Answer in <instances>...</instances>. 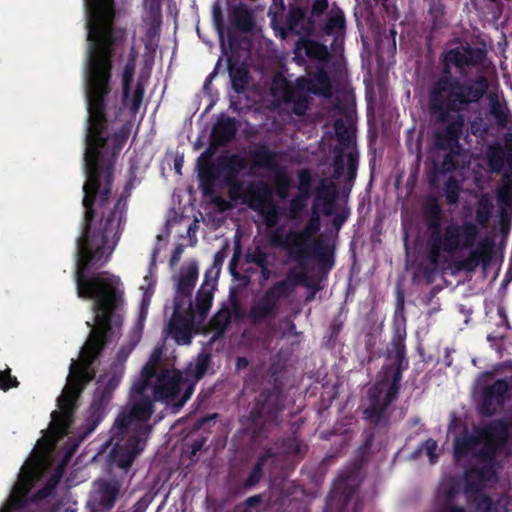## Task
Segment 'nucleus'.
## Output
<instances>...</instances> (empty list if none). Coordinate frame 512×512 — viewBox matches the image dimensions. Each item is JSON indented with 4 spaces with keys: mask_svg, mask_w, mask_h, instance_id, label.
<instances>
[{
    "mask_svg": "<svg viewBox=\"0 0 512 512\" xmlns=\"http://www.w3.org/2000/svg\"><path fill=\"white\" fill-rule=\"evenodd\" d=\"M87 40L90 42L85 66V129L82 205L84 217L81 235L76 239L74 281L78 298L93 300L95 327L81 347L78 360L72 359L64 388H86L96 377V363L113 335L116 311L124 302V291L118 276L101 269L109 261L126 223L128 199L133 182L111 199L116 158L131 132L123 123L110 136V130L121 121L124 108L136 115L142 105L145 87L141 81L132 92L138 52L130 46L121 72V99L112 86V58L122 56L127 39L124 28L114 26L115 0H84Z\"/></svg>",
    "mask_w": 512,
    "mask_h": 512,
    "instance_id": "1",
    "label": "nucleus"
},
{
    "mask_svg": "<svg viewBox=\"0 0 512 512\" xmlns=\"http://www.w3.org/2000/svg\"><path fill=\"white\" fill-rule=\"evenodd\" d=\"M487 56L485 43L471 45L467 41H458L457 45L442 52L441 73L428 89V110L436 124L450 123L485 97L490 82L483 72L460 79L452 75V70L456 69L461 74L472 69L479 70L484 66Z\"/></svg>",
    "mask_w": 512,
    "mask_h": 512,
    "instance_id": "2",
    "label": "nucleus"
},
{
    "mask_svg": "<svg viewBox=\"0 0 512 512\" xmlns=\"http://www.w3.org/2000/svg\"><path fill=\"white\" fill-rule=\"evenodd\" d=\"M405 339V328H396L387 354V358L393 361L381 367L376 382L368 390V405L363 415L374 428L388 427L390 420L388 408L397 400L403 372L409 368Z\"/></svg>",
    "mask_w": 512,
    "mask_h": 512,
    "instance_id": "3",
    "label": "nucleus"
},
{
    "mask_svg": "<svg viewBox=\"0 0 512 512\" xmlns=\"http://www.w3.org/2000/svg\"><path fill=\"white\" fill-rule=\"evenodd\" d=\"M423 222L427 230L430 263V266L423 269V276L430 283L434 279L441 254L472 249L479 238V230L472 221H463L461 224L452 222L443 229V210L435 197H430L424 204Z\"/></svg>",
    "mask_w": 512,
    "mask_h": 512,
    "instance_id": "4",
    "label": "nucleus"
},
{
    "mask_svg": "<svg viewBox=\"0 0 512 512\" xmlns=\"http://www.w3.org/2000/svg\"><path fill=\"white\" fill-rule=\"evenodd\" d=\"M154 401V397H130L128 408L122 410L115 420L112 437L118 441L124 440L133 426V432L125 443L126 458L120 459L118 463L122 468L130 466L146 445L152 430L147 422L154 412Z\"/></svg>",
    "mask_w": 512,
    "mask_h": 512,
    "instance_id": "5",
    "label": "nucleus"
},
{
    "mask_svg": "<svg viewBox=\"0 0 512 512\" xmlns=\"http://www.w3.org/2000/svg\"><path fill=\"white\" fill-rule=\"evenodd\" d=\"M509 439V426L504 419L491 420L474 427L473 433L465 432L454 440V457L463 459L470 454L485 464H492Z\"/></svg>",
    "mask_w": 512,
    "mask_h": 512,
    "instance_id": "6",
    "label": "nucleus"
},
{
    "mask_svg": "<svg viewBox=\"0 0 512 512\" xmlns=\"http://www.w3.org/2000/svg\"><path fill=\"white\" fill-rule=\"evenodd\" d=\"M284 409L285 396L280 386L265 387L258 393L242 421L254 444H261L269 437L272 429L280 424Z\"/></svg>",
    "mask_w": 512,
    "mask_h": 512,
    "instance_id": "7",
    "label": "nucleus"
},
{
    "mask_svg": "<svg viewBox=\"0 0 512 512\" xmlns=\"http://www.w3.org/2000/svg\"><path fill=\"white\" fill-rule=\"evenodd\" d=\"M231 200H242L250 209L256 211L268 228H274L281 219L279 206L273 200V190L265 181H250L246 185L238 178H223Z\"/></svg>",
    "mask_w": 512,
    "mask_h": 512,
    "instance_id": "8",
    "label": "nucleus"
},
{
    "mask_svg": "<svg viewBox=\"0 0 512 512\" xmlns=\"http://www.w3.org/2000/svg\"><path fill=\"white\" fill-rule=\"evenodd\" d=\"M122 377L123 368L117 370L112 366L107 374L97 380V386L84 420L83 437L92 433L106 416L114 391L118 388Z\"/></svg>",
    "mask_w": 512,
    "mask_h": 512,
    "instance_id": "9",
    "label": "nucleus"
},
{
    "mask_svg": "<svg viewBox=\"0 0 512 512\" xmlns=\"http://www.w3.org/2000/svg\"><path fill=\"white\" fill-rule=\"evenodd\" d=\"M434 133V144L439 150H447L441 162L440 171L443 174L451 173L458 167L456 156H459L462 150L460 139L465 127L464 115H457L453 121Z\"/></svg>",
    "mask_w": 512,
    "mask_h": 512,
    "instance_id": "10",
    "label": "nucleus"
},
{
    "mask_svg": "<svg viewBox=\"0 0 512 512\" xmlns=\"http://www.w3.org/2000/svg\"><path fill=\"white\" fill-rule=\"evenodd\" d=\"M306 77L302 76L292 81L284 76H276L272 80L271 94L285 105H291L292 113L296 116H304L310 103L309 91L305 84Z\"/></svg>",
    "mask_w": 512,
    "mask_h": 512,
    "instance_id": "11",
    "label": "nucleus"
},
{
    "mask_svg": "<svg viewBox=\"0 0 512 512\" xmlns=\"http://www.w3.org/2000/svg\"><path fill=\"white\" fill-rule=\"evenodd\" d=\"M187 384L188 378H184L179 370H164L157 376L152 395L156 401L173 403L179 408L176 404L181 400V389H185Z\"/></svg>",
    "mask_w": 512,
    "mask_h": 512,
    "instance_id": "12",
    "label": "nucleus"
},
{
    "mask_svg": "<svg viewBox=\"0 0 512 512\" xmlns=\"http://www.w3.org/2000/svg\"><path fill=\"white\" fill-rule=\"evenodd\" d=\"M509 382L501 378L495 380L492 384L483 387L480 401L478 404V413L482 417H492L501 409L508 398Z\"/></svg>",
    "mask_w": 512,
    "mask_h": 512,
    "instance_id": "13",
    "label": "nucleus"
},
{
    "mask_svg": "<svg viewBox=\"0 0 512 512\" xmlns=\"http://www.w3.org/2000/svg\"><path fill=\"white\" fill-rule=\"evenodd\" d=\"M361 482V466L354 465L340 474L334 483L333 489L329 494V498H338L342 503V506H346L353 498L357 489L361 485Z\"/></svg>",
    "mask_w": 512,
    "mask_h": 512,
    "instance_id": "14",
    "label": "nucleus"
},
{
    "mask_svg": "<svg viewBox=\"0 0 512 512\" xmlns=\"http://www.w3.org/2000/svg\"><path fill=\"white\" fill-rule=\"evenodd\" d=\"M282 298L269 287L262 297L254 303L247 314V318L252 325H259L269 319H274L279 311V302Z\"/></svg>",
    "mask_w": 512,
    "mask_h": 512,
    "instance_id": "15",
    "label": "nucleus"
},
{
    "mask_svg": "<svg viewBox=\"0 0 512 512\" xmlns=\"http://www.w3.org/2000/svg\"><path fill=\"white\" fill-rule=\"evenodd\" d=\"M121 491V483L116 479L98 482V489L90 500L92 512H110Z\"/></svg>",
    "mask_w": 512,
    "mask_h": 512,
    "instance_id": "16",
    "label": "nucleus"
},
{
    "mask_svg": "<svg viewBox=\"0 0 512 512\" xmlns=\"http://www.w3.org/2000/svg\"><path fill=\"white\" fill-rule=\"evenodd\" d=\"M199 269L196 262L189 263L185 268L181 269L180 276L176 285L173 306L191 308V297L198 279Z\"/></svg>",
    "mask_w": 512,
    "mask_h": 512,
    "instance_id": "17",
    "label": "nucleus"
},
{
    "mask_svg": "<svg viewBox=\"0 0 512 512\" xmlns=\"http://www.w3.org/2000/svg\"><path fill=\"white\" fill-rule=\"evenodd\" d=\"M296 259H306L313 256L322 266L331 269L334 265V246L319 238L312 245L296 244V249H292Z\"/></svg>",
    "mask_w": 512,
    "mask_h": 512,
    "instance_id": "18",
    "label": "nucleus"
},
{
    "mask_svg": "<svg viewBox=\"0 0 512 512\" xmlns=\"http://www.w3.org/2000/svg\"><path fill=\"white\" fill-rule=\"evenodd\" d=\"M237 123L235 118L230 116H222L212 127L210 135L209 148L201 155L211 156L217 147L225 146L230 143L236 136Z\"/></svg>",
    "mask_w": 512,
    "mask_h": 512,
    "instance_id": "19",
    "label": "nucleus"
},
{
    "mask_svg": "<svg viewBox=\"0 0 512 512\" xmlns=\"http://www.w3.org/2000/svg\"><path fill=\"white\" fill-rule=\"evenodd\" d=\"M173 308L174 311L168 322L167 333L177 344L188 345L192 341L194 329L193 316L185 317L182 315V310L185 307L173 306Z\"/></svg>",
    "mask_w": 512,
    "mask_h": 512,
    "instance_id": "20",
    "label": "nucleus"
},
{
    "mask_svg": "<svg viewBox=\"0 0 512 512\" xmlns=\"http://www.w3.org/2000/svg\"><path fill=\"white\" fill-rule=\"evenodd\" d=\"M307 19V11L304 7L294 4L290 5L285 17V27L281 28L282 37L285 38L287 33H292L300 37L310 36L314 21Z\"/></svg>",
    "mask_w": 512,
    "mask_h": 512,
    "instance_id": "21",
    "label": "nucleus"
},
{
    "mask_svg": "<svg viewBox=\"0 0 512 512\" xmlns=\"http://www.w3.org/2000/svg\"><path fill=\"white\" fill-rule=\"evenodd\" d=\"M494 246L493 239L483 238L478 242L476 248L470 250L468 256L459 262L458 269L471 272L480 264L486 267L492 260Z\"/></svg>",
    "mask_w": 512,
    "mask_h": 512,
    "instance_id": "22",
    "label": "nucleus"
},
{
    "mask_svg": "<svg viewBox=\"0 0 512 512\" xmlns=\"http://www.w3.org/2000/svg\"><path fill=\"white\" fill-rule=\"evenodd\" d=\"M494 246L493 239L483 238L478 242L476 248L470 250L468 256L459 262L458 269L471 272L480 264L486 267L492 260Z\"/></svg>",
    "mask_w": 512,
    "mask_h": 512,
    "instance_id": "23",
    "label": "nucleus"
},
{
    "mask_svg": "<svg viewBox=\"0 0 512 512\" xmlns=\"http://www.w3.org/2000/svg\"><path fill=\"white\" fill-rule=\"evenodd\" d=\"M210 356L208 354H199L196 362L190 363L186 370V378L192 377V381L188 379V384L185 387V391L182 394L181 400L177 402L178 407H183L184 404L190 399L194 392L195 384L206 374L210 365Z\"/></svg>",
    "mask_w": 512,
    "mask_h": 512,
    "instance_id": "24",
    "label": "nucleus"
},
{
    "mask_svg": "<svg viewBox=\"0 0 512 512\" xmlns=\"http://www.w3.org/2000/svg\"><path fill=\"white\" fill-rule=\"evenodd\" d=\"M339 191L333 181L322 179L316 189V196L313 204H317V209L322 205V212L325 216H331L334 212Z\"/></svg>",
    "mask_w": 512,
    "mask_h": 512,
    "instance_id": "25",
    "label": "nucleus"
},
{
    "mask_svg": "<svg viewBox=\"0 0 512 512\" xmlns=\"http://www.w3.org/2000/svg\"><path fill=\"white\" fill-rule=\"evenodd\" d=\"M249 158L253 168L277 172L280 168L277 153L267 144H257L249 151Z\"/></svg>",
    "mask_w": 512,
    "mask_h": 512,
    "instance_id": "26",
    "label": "nucleus"
},
{
    "mask_svg": "<svg viewBox=\"0 0 512 512\" xmlns=\"http://www.w3.org/2000/svg\"><path fill=\"white\" fill-rule=\"evenodd\" d=\"M227 70L231 80L232 89L237 94H244L250 83V71L245 62H239L233 57L227 58Z\"/></svg>",
    "mask_w": 512,
    "mask_h": 512,
    "instance_id": "27",
    "label": "nucleus"
},
{
    "mask_svg": "<svg viewBox=\"0 0 512 512\" xmlns=\"http://www.w3.org/2000/svg\"><path fill=\"white\" fill-rule=\"evenodd\" d=\"M229 22L235 30L242 33L253 31L256 25L253 11L242 2L230 7Z\"/></svg>",
    "mask_w": 512,
    "mask_h": 512,
    "instance_id": "28",
    "label": "nucleus"
},
{
    "mask_svg": "<svg viewBox=\"0 0 512 512\" xmlns=\"http://www.w3.org/2000/svg\"><path fill=\"white\" fill-rule=\"evenodd\" d=\"M308 83L305 84L309 94L329 98L332 95V82L329 73L323 68L319 67L315 72L310 73L306 77Z\"/></svg>",
    "mask_w": 512,
    "mask_h": 512,
    "instance_id": "29",
    "label": "nucleus"
},
{
    "mask_svg": "<svg viewBox=\"0 0 512 512\" xmlns=\"http://www.w3.org/2000/svg\"><path fill=\"white\" fill-rule=\"evenodd\" d=\"M321 30L325 35L334 37V41L344 36L346 30L345 15L335 3L332 5Z\"/></svg>",
    "mask_w": 512,
    "mask_h": 512,
    "instance_id": "30",
    "label": "nucleus"
},
{
    "mask_svg": "<svg viewBox=\"0 0 512 512\" xmlns=\"http://www.w3.org/2000/svg\"><path fill=\"white\" fill-rule=\"evenodd\" d=\"M217 282L209 279V272H205L204 281L196 293L195 308L201 318H205L212 306L214 291Z\"/></svg>",
    "mask_w": 512,
    "mask_h": 512,
    "instance_id": "31",
    "label": "nucleus"
},
{
    "mask_svg": "<svg viewBox=\"0 0 512 512\" xmlns=\"http://www.w3.org/2000/svg\"><path fill=\"white\" fill-rule=\"evenodd\" d=\"M298 285H307V273L305 270L292 268L285 279L275 282L271 287L281 298H288Z\"/></svg>",
    "mask_w": 512,
    "mask_h": 512,
    "instance_id": "32",
    "label": "nucleus"
},
{
    "mask_svg": "<svg viewBox=\"0 0 512 512\" xmlns=\"http://www.w3.org/2000/svg\"><path fill=\"white\" fill-rule=\"evenodd\" d=\"M275 456L272 448H266L257 458L248 476L243 480L241 489L249 491L255 488L264 477V467L267 461Z\"/></svg>",
    "mask_w": 512,
    "mask_h": 512,
    "instance_id": "33",
    "label": "nucleus"
},
{
    "mask_svg": "<svg viewBox=\"0 0 512 512\" xmlns=\"http://www.w3.org/2000/svg\"><path fill=\"white\" fill-rule=\"evenodd\" d=\"M218 159L223 178H238L240 172L247 167L246 159L238 153L221 155Z\"/></svg>",
    "mask_w": 512,
    "mask_h": 512,
    "instance_id": "34",
    "label": "nucleus"
},
{
    "mask_svg": "<svg viewBox=\"0 0 512 512\" xmlns=\"http://www.w3.org/2000/svg\"><path fill=\"white\" fill-rule=\"evenodd\" d=\"M309 36L300 37L296 42V48H303L308 58L320 62H328L331 59V54L327 46L319 41L308 38Z\"/></svg>",
    "mask_w": 512,
    "mask_h": 512,
    "instance_id": "35",
    "label": "nucleus"
},
{
    "mask_svg": "<svg viewBox=\"0 0 512 512\" xmlns=\"http://www.w3.org/2000/svg\"><path fill=\"white\" fill-rule=\"evenodd\" d=\"M428 15L431 20L430 33L427 36V42H431L434 34L448 26L446 19L445 5L442 0H432L429 5Z\"/></svg>",
    "mask_w": 512,
    "mask_h": 512,
    "instance_id": "36",
    "label": "nucleus"
},
{
    "mask_svg": "<svg viewBox=\"0 0 512 512\" xmlns=\"http://www.w3.org/2000/svg\"><path fill=\"white\" fill-rule=\"evenodd\" d=\"M506 161L509 171L502 174V186L497 192V199L505 205L512 204V144L506 143Z\"/></svg>",
    "mask_w": 512,
    "mask_h": 512,
    "instance_id": "37",
    "label": "nucleus"
},
{
    "mask_svg": "<svg viewBox=\"0 0 512 512\" xmlns=\"http://www.w3.org/2000/svg\"><path fill=\"white\" fill-rule=\"evenodd\" d=\"M488 473L487 467H473L467 469L464 474V490L466 494L480 493L486 476Z\"/></svg>",
    "mask_w": 512,
    "mask_h": 512,
    "instance_id": "38",
    "label": "nucleus"
},
{
    "mask_svg": "<svg viewBox=\"0 0 512 512\" xmlns=\"http://www.w3.org/2000/svg\"><path fill=\"white\" fill-rule=\"evenodd\" d=\"M494 204L487 193L481 194L475 207V222L478 230L486 229L493 216Z\"/></svg>",
    "mask_w": 512,
    "mask_h": 512,
    "instance_id": "39",
    "label": "nucleus"
},
{
    "mask_svg": "<svg viewBox=\"0 0 512 512\" xmlns=\"http://www.w3.org/2000/svg\"><path fill=\"white\" fill-rule=\"evenodd\" d=\"M220 175L221 171L218 158L216 164L204 165L199 163V177L204 194L208 195L213 192L214 184Z\"/></svg>",
    "mask_w": 512,
    "mask_h": 512,
    "instance_id": "40",
    "label": "nucleus"
},
{
    "mask_svg": "<svg viewBox=\"0 0 512 512\" xmlns=\"http://www.w3.org/2000/svg\"><path fill=\"white\" fill-rule=\"evenodd\" d=\"M489 113L493 117L496 125L502 129L507 128L509 122L512 120V115L506 102H501L497 96L490 99Z\"/></svg>",
    "mask_w": 512,
    "mask_h": 512,
    "instance_id": "41",
    "label": "nucleus"
},
{
    "mask_svg": "<svg viewBox=\"0 0 512 512\" xmlns=\"http://www.w3.org/2000/svg\"><path fill=\"white\" fill-rule=\"evenodd\" d=\"M512 144V138L506 139L505 144ZM507 148L503 149L500 145L489 146L487 150V165L492 173H500L504 168L506 161Z\"/></svg>",
    "mask_w": 512,
    "mask_h": 512,
    "instance_id": "42",
    "label": "nucleus"
},
{
    "mask_svg": "<svg viewBox=\"0 0 512 512\" xmlns=\"http://www.w3.org/2000/svg\"><path fill=\"white\" fill-rule=\"evenodd\" d=\"M321 227V219L319 210L317 209V204H313L311 217L305 225L304 229L301 233L296 236V241L294 243L293 249H296V244H303L304 241L309 240L314 236Z\"/></svg>",
    "mask_w": 512,
    "mask_h": 512,
    "instance_id": "43",
    "label": "nucleus"
},
{
    "mask_svg": "<svg viewBox=\"0 0 512 512\" xmlns=\"http://www.w3.org/2000/svg\"><path fill=\"white\" fill-rule=\"evenodd\" d=\"M460 192V182L454 176H449L444 183V195L446 202L449 205H457L459 202Z\"/></svg>",
    "mask_w": 512,
    "mask_h": 512,
    "instance_id": "44",
    "label": "nucleus"
},
{
    "mask_svg": "<svg viewBox=\"0 0 512 512\" xmlns=\"http://www.w3.org/2000/svg\"><path fill=\"white\" fill-rule=\"evenodd\" d=\"M274 174H275V186L277 188L278 196L284 200L288 197V191L291 186V178L282 169H279Z\"/></svg>",
    "mask_w": 512,
    "mask_h": 512,
    "instance_id": "45",
    "label": "nucleus"
},
{
    "mask_svg": "<svg viewBox=\"0 0 512 512\" xmlns=\"http://www.w3.org/2000/svg\"><path fill=\"white\" fill-rule=\"evenodd\" d=\"M437 447V442L432 438H428L413 452L412 457L416 458L422 451H425L429 458V462L431 464H435L438 460V454L436 453Z\"/></svg>",
    "mask_w": 512,
    "mask_h": 512,
    "instance_id": "46",
    "label": "nucleus"
},
{
    "mask_svg": "<svg viewBox=\"0 0 512 512\" xmlns=\"http://www.w3.org/2000/svg\"><path fill=\"white\" fill-rule=\"evenodd\" d=\"M231 323V313L229 310L224 309L218 311L212 318V327L218 334L224 333Z\"/></svg>",
    "mask_w": 512,
    "mask_h": 512,
    "instance_id": "47",
    "label": "nucleus"
},
{
    "mask_svg": "<svg viewBox=\"0 0 512 512\" xmlns=\"http://www.w3.org/2000/svg\"><path fill=\"white\" fill-rule=\"evenodd\" d=\"M312 183V174L309 169L304 168L298 172V194L310 197Z\"/></svg>",
    "mask_w": 512,
    "mask_h": 512,
    "instance_id": "48",
    "label": "nucleus"
},
{
    "mask_svg": "<svg viewBox=\"0 0 512 512\" xmlns=\"http://www.w3.org/2000/svg\"><path fill=\"white\" fill-rule=\"evenodd\" d=\"M151 381L139 378L131 387L130 397H151Z\"/></svg>",
    "mask_w": 512,
    "mask_h": 512,
    "instance_id": "49",
    "label": "nucleus"
},
{
    "mask_svg": "<svg viewBox=\"0 0 512 512\" xmlns=\"http://www.w3.org/2000/svg\"><path fill=\"white\" fill-rule=\"evenodd\" d=\"M226 258V250L225 248L217 251L213 258L212 266L206 271L209 272V279L217 282V279L220 275L222 265Z\"/></svg>",
    "mask_w": 512,
    "mask_h": 512,
    "instance_id": "50",
    "label": "nucleus"
},
{
    "mask_svg": "<svg viewBox=\"0 0 512 512\" xmlns=\"http://www.w3.org/2000/svg\"><path fill=\"white\" fill-rule=\"evenodd\" d=\"M308 196L297 194L289 203L290 218H296L306 207Z\"/></svg>",
    "mask_w": 512,
    "mask_h": 512,
    "instance_id": "51",
    "label": "nucleus"
},
{
    "mask_svg": "<svg viewBox=\"0 0 512 512\" xmlns=\"http://www.w3.org/2000/svg\"><path fill=\"white\" fill-rule=\"evenodd\" d=\"M19 382L15 376L11 375V369L0 370V390L8 391L10 388L18 387Z\"/></svg>",
    "mask_w": 512,
    "mask_h": 512,
    "instance_id": "52",
    "label": "nucleus"
},
{
    "mask_svg": "<svg viewBox=\"0 0 512 512\" xmlns=\"http://www.w3.org/2000/svg\"><path fill=\"white\" fill-rule=\"evenodd\" d=\"M475 509L476 512H492L493 510V501L490 496L477 493V497L475 499Z\"/></svg>",
    "mask_w": 512,
    "mask_h": 512,
    "instance_id": "53",
    "label": "nucleus"
},
{
    "mask_svg": "<svg viewBox=\"0 0 512 512\" xmlns=\"http://www.w3.org/2000/svg\"><path fill=\"white\" fill-rule=\"evenodd\" d=\"M488 126L481 115L474 117L470 122V133L475 137H482L488 132Z\"/></svg>",
    "mask_w": 512,
    "mask_h": 512,
    "instance_id": "54",
    "label": "nucleus"
},
{
    "mask_svg": "<svg viewBox=\"0 0 512 512\" xmlns=\"http://www.w3.org/2000/svg\"><path fill=\"white\" fill-rule=\"evenodd\" d=\"M246 262L260 266L268 262V256L264 250L257 246L253 252L246 254Z\"/></svg>",
    "mask_w": 512,
    "mask_h": 512,
    "instance_id": "55",
    "label": "nucleus"
},
{
    "mask_svg": "<svg viewBox=\"0 0 512 512\" xmlns=\"http://www.w3.org/2000/svg\"><path fill=\"white\" fill-rule=\"evenodd\" d=\"M358 153L355 151H350L347 154V173L349 176H357L358 169Z\"/></svg>",
    "mask_w": 512,
    "mask_h": 512,
    "instance_id": "56",
    "label": "nucleus"
},
{
    "mask_svg": "<svg viewBox=\"0 0 512 512\" xmlns=\"http://www.w3.org/2000/svg\"><path fill=\"white\" fill-rule=\"evenodd\" d=\"M213 22L215 25V28L220 36L221 39H223L224 36V19L222 12L219 7L215 6L213 10Z\"/></svg>",
    "mask_w": 512,
    "mask_h": 512,
    "instance_id": "57",
    "label": "nucleus"
},
{
    "mask_svg": "<svg viewBox=\"0 0 512 512\" xmlns=\"http://www.w3.org/2000/svg\"><path fill=\"white\" fill-rule=\"evenodd\" d=\"M328 0H313L311 7V16L320 17L328 8Z\"/></svg>",
    "mask_w": 512,
    "mask_h": 512,
    "instance_id": "58",
    "label": "nucleus"
},
{
    "mask_svg": "<svg viewBox=\"0 0 512 512\" xmlns=\"http://www.w3.org/2000/svg\"><path fill=\"white\" fill-rule=\"evenodd\" d=\"M344 174V161L341 155L335 157L333 161V179H339Z\"/></svg>",
    "mask_w": 512,
    "mask_h": 512,
    "instance_id": "59",
    "label": "nucleus"
},
{
    "mask_svg": "<svg viewBox=\"0 0 512 512\" xmlns=\"http://www.w3.org/2000/svg\"><path fill=\"white\" fill-rule=\"evenodd\" d=\"M404 309H405V297H404V293L398 289L397 290V295H396V310H395V314H400L403 321L405 322L406 321V318L404 316Z\"/></svg>",
    "mask_w": 512,
    "mask_h": 512,
    "instance_id": "60",
    "label": "nucleus"
},
{
    "mask_svg": "<svg viewBox=\"0 0 512 512\" xmlns=\"http://www.w3.org/2000/svg\"><path fill=\"white\" fill-rule=\"evenodd\" d=\"M156 372L157 367L147 362L141 370L140 377L152 382V379L156 376Z\"/></svg>",
    "mask_w": 512,
    "mask_h": 512,
    "instance_id": "61",
    "label": "nucleus"
},
{
    "mask_svg": "<svg viewBox=\"0 0 512 512\" xmlns=\"http://www.w3.org/2000/svg\"><path fill=\"white\" fill-rule=\"evenodd\" d=\"M373 441H374V433L372 431L368 432L365 436V440H364L363 444L359 448V452L361 453L362 456H365L366 454L369 453V451L373 445Z\"/></svg>",
    "mask_w": 512,
    "mask_h": 512,
    "instance_id": "62",
    "label": "nucleus"
},
{
    "mask_svg": "<svg viewBox=\"0 0 512 512\" xmlns=\"http://www.w3.org/2000/svg\"><path fill=\"white\" fill-rule=\"evenodd\" d=\"M373 441H374V433L372 431L368 432L365 436V440H364L363 444L359 448V452L361 453L362 456H365L366 454L369 453V451L373 445Z\"/></svg>",
    "mask_w": 512,
    "mask_h": 512,
    "instance_id": "63",
    "label": "nucleus"
},
{
    "mask_svg": "<svg viewBox=\"0 0 512 512\" xmlns=\"http://www.w3.org/2000/svg\"><path fill=\"white\" fill-rule=\"evenodd\" d=\"M133 349L134 345L122 346L116 354V360L118 362H125L127 358L130 356Z\"/></svg>",
    "mask_w": 512,
    "mask_h": 512,
    "instance_id": "64",
    "label": "nucleus"
}]
</instances>
